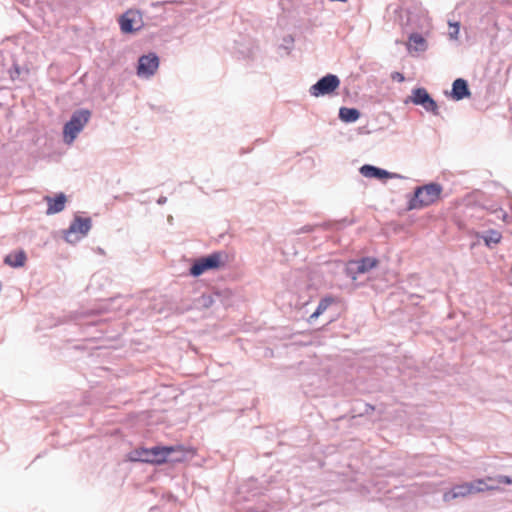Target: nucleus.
<instances>
[{
	"label": "nucleus",
	"mask_w": 512,
	"mask_h": 512,
	"mask_svg": "<svg viewBox=\"0 0 512 512\" xmlns=\"http://www.w3.org/2000/svg\"><path fill=\"white\" fill-rule=\"evenodd\" d=\"M393 13L398 14L396 20L405 34H408L409 30L424 32H431L432 30L430 19L421 9L414 8L413 10L408 9L404 11L399 6H396Z\"/></svg>",
	"instance_id": "nucleus-1"
},
{
	"label": "nucleus",
	"mask_w": 512,
	"mask_h": 512,
	"mask_svg": "<svg viewBox=\"0 0 512 512\" xmlns=\"http://www.w3.org/2000/svg\"><path fill=\"white\" fill-rule=\"evenodd\" d=\"M175 449L173 446H155L151 449L135 450L130 459L132 461H141L153 464H162L165 462L178 461L179 458H173Z\"/></svg>",
	"instance_id": "nucleus-2"
},
{
	"label": "nucleus",
	"mask_w": 512,
	"mask_h": 512,
	"mask_svg": "<svg viewBox=\"0 0 512 512\" xmlns=\"http://www.w3.org/2000/svg\"><path fill=\"white\" fill-rule=\"evenodd\" d=\"M228 260L229 256L226 251H215L209 255L195 259L189 269V273L193 277H199L206 271L224 267L228 263Z\"/></svg>",
	"instance_id": "nucleus-3"
},
{
	"label": "nucleus",
	"mask_w": 512,
	"mask_h": 512,
	"mask_svg": "<svg viewBox=\"0 0 512 512\" xmlns=\"http://www.w3.org/2000/svg\"><path fill=\"white\" fill-rule=\"evenodd\" d=\"M441 192L442 186L438 183L416 187L413 196L409 199L408 209H420L434 203L439 199Z\"/></svg>",
	"instance_id": "nucleus-4"
},
{
	"label": "nucleus",
	"mask_w": 512,
	"mask_h": 512,
	"mask_svg": "<svg viewBox=\"0 0 512 512\" xmlns=\"http://www.w3.org/2000/svg\"><path fill=\"white\" fill-rule=\"evenodd\" d=\"M91 115L88 109H77L72 113L70 120L63 127V140L66 144L70 145L74 142L89 122Z\"/></svg>",
	"instance_id": "nucleus-5"
},
{
	"label": "nucleus",
	"mask_w": 512,
	"mask_h": 512,
	"mask_svg": "<svg viewBox=\"0 0 512 512\" xmlns=\"http://www.w3.org/2000/svg\"><path fill=\"white\" fill-rule=\"evenodd\" d=\"M91 227V218L75 215L69 228L64 232V238L68 243H76L88 234Z\"/></svg>",
	"instance_id": "nucleus-6"
},
{
	"label": "nucleus",
	"mask_w": 512,
	"mask_h": 512,
	"mask_svg": "<svg viewBox=\"0 0 512 512\" xmlns=\"http://www.w3.org/2000/svg\"><path fill=\"white\" fill-rule=\"evenodd\" d=\"M340 86V79L335 74H326L309 88V93L313 97H322L331 95Z\"/></svg>",
	"instance_id": "nucleus-7"
},
{
	"label": "nucleus",
	"mask_w": 512,
	"mask_h": 512,
	"mask_svg": "<svg viewBox=\"0 0 512 512\" xmlns=\"http://www.w3.org/2000/svg\"><path fill=\"white\" fill-rule=\"evenodd\" d=\"M378 260L372 257H364L360 260L349 261L345 266V273L352 280H356L357 275L369 272L376 267Z\"/></svg>",
	"instance_id": "nucleus-8"
},
{
	"label": "nucleus",
	"mask_w": 512,
	"mask_h": 512,
	"mask_svg": "<svg viewBox=\"0 0 512 512\" xmlns=\"http://www.w3.org/2000/svg\"><path fill=\"white\" fill-rule=\"evenodd\" d=\"M409 99L413 104L422 106L427 112L438 115V105L425 88L413 89Z\"/></svg>",
	"instance_id": "nucleus-9"
},
{
	"label": "nucleus",
	"mask_w": 512,
	"mask_h": 512,
	"mask_svg": "<svg viewBox=\"0 0 512 512\" xmlns=\"http://www.w3.org/2000/svg\"><path fill=\"white\" fill-rule=\"evenodd\" d=\"M159 67V57L155 53L142 55L138 59L137 75L141 78H150Z\"/></svg>",
	"instance_id": "nucleus-10"
},
{
	"label": "nucleus",
	"mask_w": 512,
	"mask_h": 512,
	"mask_svg": "<svg viewBox=\"0 0 512 512\" xmlns=\"http://www.w3.org/2000/svg\"><path fill=\"white\" fill-rule=\"evenodd\" d=\"M431 32L424 31H410L407 41V49L410 53L413 52H425L428 49L427 37Z\"/></svg>",
	"instance_id": "nucleus-11"
},
{
	"label": "nucleus",
	"mask_w": 512,
	"mask_h": 512,
	"mask_svg": "<svg viewBox=\"0 0 512 512\" xmlns=\"http://www.w3.org/2000/svg\"><path fill=\"white\" fill-rule=\"evenodd\" d=\"M359 172L362 176L366 178H374L378 180L402 178V176L397 173H392L385 169L370 164H364L363 166H361Z\"/></svg>",
	"instance_id": "nucleus-12"
},
{
	"label": "nucleus",
	"mask_w": 512,
	"mask_h": 512,
	"mask_svg": "<svg viewBox=\"0 0 512 512\" xmlns=\"http://www.w3.org/2000/svg\"><path fill=\"white\" fill-rule=\"evenodd\" d=\"M141 22V15L137 11L129 10L119 18L120 29L123 33H132L140 28L134 27L135 24Z\"/></svg>",
	"instance_id": "nucleus-13"
},
{
	"label": "nucleus",
	"mask_w": 512,
	"mask_h": 512,
	"mask_svg": "<svg viewBox=\"0 0 512 512\" xmlns=\"http://www.w3.org/2000/svg\"><path fill=\"white\" fill-rule=\"evenodd\" d=\"M230 295L229 290H214L211 294H203L200 298L201 306L208 308L216 301L227 304L226 298Z\"/></svg>",
	"instance_id": "nucleus-14"
},
{
	"label": "nucleus",
	"mask_w": 512,
	"mask_h": 512,
	"mask_svg": "<svg viewBox=\"0 0 512 512\" xmlns=\"http://www.w3.org/2000/svg\"><path fill=\"white\" fill-rule=\"evenodd\" d=\"M472 494L470 482L462 483L453 486L449 491L443 494V500L449 502L453 499L466 497Z\"/></svg>",
	"instance_id": "nucleus-15"
},
{
	"label": "nucleus",
	"mask_w": 512,
	"mask_h": 512,
	"mask_svg": "<svg viewBox=\"0 0 512 512\" xmlns=\"http://www.w3.org/2000/svg\"><path fill=\"white\" fill-rule=\"evenodd\" d=\"M471 95L468 82L463 78H457L452 84L451 97L453 100L460 101Z\"/></svg>",
	"instance_id": "nucleus-16"
},
{
	"label": "nucleus",
	"mask_w": 512,
	"mask_h": 512,
	"mask_svg": "<svg viewBox=\"0 0 512 512\" xmlns=\"http://www.w3.org/2000/svg\"><path fill=\"white\" fill-rule=\"evenodd\" d=\"M44 200L48 204L46 214L53 215L64 210L67 199L64 193H59L55 197L45 196Z\"/></svg>",
	"instance_id": "nucleus-17"
},
{
	"label": "nucleus",
	"mask_w": 512,
	"mask_h": 512,
	"mask_svg": "<svg viewBox=\"0 0 512 512\" xmlns=\"http://www.w3.org/2000/svg\"><path fill=\"white\" fill-rule=\"evenodd\" d=\"M477 236L481 238L485 245L489 248H492L494 245L498 244L502 238L501 233L494 229L478 233Z\"/></svg>",
	"instance_id": "nucleus-18"
},
{
	"label": "nucleus",
	"mask_w": 512,
	"mask_h": 512,
	"mask_svg": "<svg viewBox=\"0 0 512 512\" xmlns=\"http://www.w3.org/2000/svg\"><path fill=\"white\" fill-rule=\"evenodd\" d=\"M339 119L345 123H353L356 122L360 116L361 113L356 108H349V107H341L339 109Z\"/></svg>",
	"instance_id": "nucleus-19"
},
{
	"label": "nucleus",
	"mask_w": 512,
	"mask_h": 512,
	"mask_svg": "<svg viewBox=\"0 0 512 512\" xmlns=\"http://www.w3.org/2000/svg\"><path fill=\"white\" fill-rule=\"evenodd\" d=\"M335 302L332 296H326L320 300L316 310L309 316L308 322L313 323L320 315H322L328 307Z\"/></svg>",
	"instance_id": "nucleus-20"
},
{
	"label": "nucleus",
	"mask_w": 512,
	"mask_h": 512,
	"mask_svg": "<svg viewBox=\"0 0 512 512\" xmlns=\"http://www.w3.org/2000/svg\"><path fill=\"white\" fill-rule=\"evenodd\" d=\"M25 261L26 254L23 250L8 254L4 259L5 264L14 268L22 267L25 264Z\"/></svg>",
	"instance_id": "nucleus-21"
},
{
	"label": "nucleus",
	"mask_w": 512,
	"mask_h": 512,
	"mask_svg": "<svg viewBox=\"0 0 512 512\" xmlns=\"http://www.w3.org/2000/svg\"><path fill=\"white\" fill-rule=\"evenodd\" d=\"M486 479H477L470 482L472 494L484 492L486 490H497L498 486H488Z\"/></svg>",
	"instance_id": "nucleus-22"
},
{
	"label": "nucleus",
	"mask_w": 512,
	"mask_h": 512,
	"mask_svg": "<svg viewBox=\"0 0 512 512\" xmlns=\"http://www.w3.org/2000/svg\"><path fill=\"white\" fill-rule=\"evenodd\" d=\"M488 482H496L498 484L511 485V476L496 475L494 477H487Z\"/></svg>",
	"instance_id": "nucleus-23"
},
{
	"label": "nucleus",
	"mask_w": 512,
	"mask_h": 512,
	"mask_svg": "<svg viewBox=\"0 0 512 512\" xmlns=\"http://www.w3.org/2000/svg\"><path fill=\"white\" fill-rule=\"evenodd\" d=\"M450 31H449V37L450 39L457 40L459 31H460V25L458 22L455 23H449Z\"/></svg>",
	"instance_id": "nucleus-24"
},
{
	"label": "nucleus",
	"mask_w": 512,
	"mask_h": 512,
	"mask_svg": "<svg viewBox=\"0 0 512 512\" xmlns=\"http://www.w3.org/2000/svg\"><path fill=\"white\" fill-rule=\"evenodd\" d=\"M283 41H284V44L282 45V47L288 52L291 49L294 40L292 37L288 36V37H285Z\"/></svg>",
	"instance_id": "nucleus-25"
},
{
	"label": "nucleus",
	"mask_w": 512,
	"mask_h": 512,
	"mask_svg": "<svg viewBox=\"0 0 512 512\" xmlns=\"http://www.w3.org/2000/svg\"><path fill=\"white\" fill-rule=\"evenodd\" d=\"M166 202H167V197H165V196H160V197L158 198V200H157V203H158L159 205H164Z\"/></svg>",
	"instance_id": "nucleus-26"
},
{
	"label": "nucleus",
	"mask_w": 512,
	"mask_h": 512,
	"mask_svg": "<svg viewBox=\"0 0 512 512\" xmlns=\"http://www.w3.org/2000/svg\"><path fill=\"white\" fill-rule=\"evenodd\" d=\"M107 310H108V304L106 303V304H102L100 306V308L98 309V312L102 313V312L107 311Z\"/></svg>",
	"instance_id": "nucleus-27"
},
{
	"label": "nucleus",
	"mask_w": 512,
	"mask_h": 512,
	"mask_svg": "<svg viewBox=\"0 0 512 512\" xmlns=\"http://www.w3.org/2000/svg\"><path fill=\"white\" fill-rule=\"evenodd\" d=\"M393 79H397L399 81H402V80H404V77H403V75L401 73L397 72V73H395V76H393Z\"/></svg>",
	"instance_id": "nucleus-28"
},
{
	"label": "nucleus",
	"mask_w": 512,
	"mask_h": 512,
	"mask_svg": "<svg viewBox=\"0 0 512 512\" xmlns=\"http://www.w3.org/2000/svg\"><path fill=\"white\" fill-rule=\"evenodd\" d=\"M302 232H310L312 231V228L310 226H305L301 229Z\"/></svg>",
	"instance_id": "nucleus-29"
},
{
	"label": "nucleus",
	"mask_w": 512,
	"mask_h": 512,
	"mask_svg": "<svg viewBox=\"0 0 512 512\" xmlns=\"http://www.w3.org/2000/svg\"><path fill=\"white\" fill-rule=\"evenodd\" d=\"M366 407H367L366 412L368 411V409H371V410H373V409H374V408H373V406H370V405H368V404L366 405Z\"/></svg>",
	"instance_id": "nucleus-30"
},
{
	"label": "nucleus",
	"mask_w": 512,
	"mask_h": 512,
	"mask_svg": "<svg viewBox=\"0 0 512 512\" xmlns=\"http://www.w3.org/2000/svg\"><path fill=\"white\" fill-rule=\"evenodd\" d=\"M491 484H488V486H497L498 483L496 482H490Z\"/></svg>",
	"instance_id": "nucleus-31"
},
{
	"label": "nucleus",
	"mask_w": 512,
	"mask_h": 512,
	"mask_svg": "<svg viewBox=\"0 0 512 512\" xmlns=\"http://www.w3.org/2000/svg\"><path fill=\"white\" fill-rule=\"evenodd\" d=\"M173 220L172 216L168 217V221L171 222Z\"/></svg>",
	"instance_id": "nucleus-32"
},
{
	"label": "nucleus",
	"mask_w": 512,
	"mask_h": 512,
	"mask_svg": "<svg viewBox=\"0 0 512 512\" xmlns=\"http://www.w3.org/2000/svg\"><path fill=\"white\" fill-rule=\"evenodd\" d=\"M511 484H512V475H511Z\"/></svg>",
	"instance_id": "nucleus-33"
}]
</instances>
